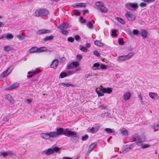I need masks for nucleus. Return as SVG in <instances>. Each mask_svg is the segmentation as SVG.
<instances>
[{"label": "nucleus", "instance_id": "obj_1", "mask_svg": "<svg viewBox=\"0 0 159 159\" xmlns=\"http://www.w3.org/2000/svg\"><path fill=\"white\" fill-rule=\"evenodd\" d=\"M134 140L136 142V144L139 146H140L143 149L147 148L150 147V145L148 143H143L145 141V137L144 135L139 136L137 134L134 135Z\"/></svg>", "mask_w": 159, "mask_h": 159}, {"label": "nucleus", "instance_id": "obj_2", "mask_svg": "<svg viewBox=\"0 0 159 159\" xmlns=\"http://www.w3.org/2000/svg\"><path fill=\"white\" fill-rule=\"evenodd\" d=\"M49 13L48 10L45 8H41L36 10L34 12L35 16L39 17L47 15Z\"/></svg>", "mask_w": 159, "mask_h": 159}, {"label": "nucleus", "instance_id": "obj_3", "mask_svg": "<svg viewBox=\"0 0 159 159\" xmlns=\"http://www.w3.org/2000/svg\"><path fill=\"white\" fill-rule=\"evenodd\" d=\"M57 132H52L54 138L59 137L60 135L64 134L65 129L61 128H57L56 129Z\"/></svg>", "mask_w": 159, "mask_h": 159}, {"label": "nucleus", "instance_id": "obj_4", "mask_svg": "<svg viewBox=\"0 0 159 159\" xmlns=\"http://www.w3.org/2000/svg\"><path fill=\"white\" fill-rule=\"evenodd\" d=\"M60 150L59 148L55 147L53 148H49L48 150L44 151V152L48 155H50L54 153V152H57Z\"/></svg>", "mask_w": 159, "mask_h": 159}, {"label": "nucleus", "instance_id": "obj_5", "mask_svg": "<svg viewBox=\"0 0 159 159\" xmlns=\"http://www.w3.org/2000/svg\"><path fill=\"white\" fill-rule=\"evenodd\" d=\"M125 7L127 9L131 10L132 8L134 9H136L138 7V4L136 3H127L125 5Z\"/></svg>", "mask_w": 159, "mask_h": 159}, {"label": "nucleus", "instance_id": "obj_6", "mask_svg": "<svg viewBox=\"0 0 159 159\" xmlns=\"http://www.w3.org/2000/svg\"><path fill=\"white\" fill-rule=\"evenodd\" d=\"M52 132H48L46 133H42L41 134V137L46 139H49L50 138H54Z\"/></svg>", "mask_w": 159, "mask_h": 159}, {"label": "nucleus", "instance_id": "obj_7", "mask_svg": "<svg viewBox=\"0 0 159 159\" xmlns=\"http://www.w3.org/2000/svg\"><path fill=\"white\" fill-rule=\"evenodd\" d=\"M76 134L75 132L72 131L69 129H65L64 135L67 136H70L75 135Z\"/></svg>", "mask_w": 159, "mask_h": 159}, {"label": "nucleus", "instance_id": "obj_8", "mask_svg": "<svg viewBox=\"0 0 159 159\" xmlns=\"http://www.w3.org/2000/svg\"><path fill=\"white\" fill-rule=\"evenodd\" d=\"M126 18L129 20L133 21L135 20V16L132 13L129 12H127L125 14Z\"/></svg>", "mask_w": 159, "mask_h": 159}, {"label": "nucleus", "instance_id": "obj_9", "mask_svg": "<svg viewBox=\"0 0 159 159\" xmlns=\"http://www.w3.org/2000/svg\"><path fill=\"white\" fill-rule=\"evenodd\" d=\"M75 72L72 70H69L67 72H62L60 75V77L61 78H63L74 74Z\"/></svg>", "mask_w": 159, "mask_h": 159}, {"label": "nucleus", "instance_id": "obj_10", "mask_svg": "<svg viewBox=\"0 0 159 159\" xmlns=\"http://www.w3.org/2000/svg\"><path fill=\"white\" fill-rule=\"evenodd\" d=\"M79 63L78 62L73 61L71 64H69L67 65L68 69H72L75 68H76L79 66Z\"/></svg>", "mask_w": 159, "mask_h": 159}, {"label": "nucleus", "instance_id": "obj_11", "mask_svg": "<svg viewBox=\"0 0 159 159\" xmlns=\"http://www.w3.org/2000/svg\"><path fill=\"white\" fill-rule=\"evenodd\" d=\"M58 64V60L57 59H55L52 61L50 66L52 68L55 69L57 67Z\"/></svg>", "mask_w": 159, "mask_h": 159}, {"label": "nucleus", "instance_id": "obj_12", "mask_svg": "<svg viewBox=\"0 0 159 159\" xmlns=\"http://www.w3.org/2000/svg\"><path fill=\"white\" fill-rule=\"evenodd\" d=\"M40 72V70H35V71H29L28 72L29 75L27 76V77L28 78H30L34 75L35 74H37Z\"/></svg>", "mask_w": 159, "mask_h": 159}, {"label": "nucleus", "instance_id": "obj_13", "mask_svg": "<svg viewBox=\"0 0 159 159\" xmlns=\"http://www.w3.org/2000/svg\"><path fill=\"white\" fill-rule=\"evenodd\" d=\"M149 96L152 99H155L158 98V96L157 93L154 92H149L148 93Z\"/></svg>", "mask_w": 159, "mask_h": 159}, {"label": "nucleus", "instance_id": "obj_14", "mask_svg": "<svg viewBox=\"0 0 159 159\" xmlns=\"http://www.w3.org/2000/svg\"><path fill=\"white\" fill-rule=\"evenodd\" d=\"M131 95V93L129 92L125 93L123 96V99L125 100H127L130 99Z\"/></svg>", "mask_w": 159, "mask_h": 159}, {"label": "nucleus", "instance_id": "obj_15", "mask_svg": "<svg viewBox=\"0 0 159 159\" xmlns=\"http://www.w3.org/2000/svg\"><path fill=\"white\" fill-rule=\"evenodd\" d=\"M60 85H62L64 87H68L70 86H71L72 87H75V86L72 84H71L70 83L68 82V83H60L59 84Z\"/></svg>", "mask_w": 159, "mask_h": 159}, {"label": "nucleus", "instance_id": "obj_16", "mask_svg": "<svg viewBox=\"0 0 159 159\" xmlns=\"http://www.w3.org/2000/svg\"><path fill=\"white\" fill-rule=\"evenodd\" d=\"M148 34V32L145 30H141V34L142 38L145 39L146 38Z\"/></svg>", "mask_w": 159, "mask_h": 159}, {"label": "nucleus", "instance_id": "obj_17", "mask_svg": "<svg viewBox=\"0 0 159 159\" xmlns=\"http://www.w3.org/2000/svg\"><path fill=\"white\" fill-rule=\"evenodd\" d=\"M100 88L101 89L100 91H99L98 90V89L97 88L95 90L96 92L97 93L98 96H103L104 93L103 91H102V89H103L102 86L101 85Z\"/></svg>", "mask_w": 159, "mask_h": 159}, {"label": "nucleus", "instance_id": "obj_18", "mask_svg": "<svg viewBox=\"0 0 159 159\" xmlns=\"http://www.w3.org/2000/svg\"><path fill=\"white\" fill-rule=\"evenodd\" d=\"M38 48L36 47H32L29 50V52L30 53H34L38 52Z\"/></svg>", "mask_w": 159, "mask_h": 159}, {"label": "nucleus", "instance_id": "obj_19", "mask_svg": "<svg viewBox=\"0 0 159 159\" xmlns=\"http://www.w3.org/2000/svg\"><path fill=\"white\" fill-rule=\"evenodd\" d=\"M6 98L8 100L10 103L12 104L14 103V100L12 98L11 96L9 94H7L6 95Z\"/></svg>", "mask_w": 159, "mask_h": 159}, {"label": "nucleus", "instance_id": "obj_20", "mask_svg": "<svg viewBox=\"0 0 159 159\" xmlns=\"http://www.w3.org/2000/svg\"><path fill=\"white\" fill-rule=\"evenodd\" d=\"M102 90L104 93H111L112 91V90L111 88H107L102 89Z\"/></svg>", "mask_w": 159, "mask_h": 159}, {"label": "nucleus", "instance_id": "obj_21", "mask_svg": "<svg viewBox=\"0 0 159 159\" xmlns=\"http://www.w3.org/2000/svg\"><path fill=\"white\" fill-rule=\"evenodd\" d=\"M86 5L85 3H77L74 5V7H75L79 8L82 7H85Z\"/></svg>", "mask_w": 159, "mask_h": 159}, {"label": "nucleus", "instance_id": "obj_22", "mask_svg": "<svg viewBox=\"0 0 159 159\" xmlns=\"http://www.w3.org/2000/svg\"><path fill=\"white\" fill-rule=\"evenodd\" d=\"M94 44L98 47H103L104 46V43L98 40H96L94 42Z\"/></svg>", "mask_w": 159, "mask_h": 159}, {"label": "nucleus", "instance_id": "obj_23", "mask_svg": "<svg viewBox=\"0 0 159 159\" xmlns=\"http://www.w3.org/2000/svg\"><path fill=\"white\" fill-rule=\"evenodd\" d=\"M19 86V84L18 83H15L12 84L9 89V90H14L16 89Z\"/></svg>", "mask_w": 159, "mask_h": 159}, {"label": "nucleus", "instance_id": "obj_24", "mask_svg": "<svg viewBox=\"0 0 159 159\" xmlns=\"http://www.w3.org/2000/svg\"><path fill=\"white\" fill-rule=\"evenodd\" d=\"M12 153V152L8 151L6 152H1L0 153V155L3 156V157H5L7 155H10Z\"/></svg>", "mask_w": 159, "mask_h": 159}, {"label": "nucleus", "instance_id": "obj_25", "mask_svg": "<svg viewBox=\"0 0 159 159\" xmlns=\"http://www.w3.org/2000/svg\"><path fill=\"white\" fill-rule=\"evenodd\" d=\"M68 25L67 24L61 25L59 26V28L61 30L66 29L68 27Z\"/></svg>", "mask_w": 159, "mask_h": 159}, {"label": "nucleus", "instance_id": "obj_26", "mask_svg": "<svg viewBox=\"0 0 159 159\" xmlns=\"http://www.w3.org/2000/svg\"><path fill=\"white\" fill-rule=\"evenodd\" d=\"M50 32V31L47 30H39V34H43L48 33Z\"/></svg>", "mask_w": 159, "mask_h": 159}, {"label": "nucleus", "instance_id": "obj_27", "mask_svg": "<svg viewBox=\"0 0 159 159\" xmlns=\"http://www.w3.org/2000/svg\"><path fill=\"white\" fill-rule=\"evenodd\" d=\"M99 9H100V11L102 12L106 13L107 11V9L103 5L101 7H99Z\"/></svg>", "mask_w": 159, "mask_h": 159}, {"label": "nucleus", "instance_id": "obj_28", "mask_svg": "<svg viewBox=\"0 0 159 159\" xmlns=\"http://www.w3.org/2000/svg\"><path fill=\"white\" fill-rule=\"evenodd\" d=\"M121 133L124 136H127L128 133L127 129L125 128H123L121 130Z\"/></svg>", "mask_w": 159, "mask_h": 159}, {"label": "nucleus", "instance_id": "obj_29", "mask_svg": "<svg viewBox=\"0 0 159 159\" xmlns=\"http://www.w3.org/2000/svg\"><path fill=\"white\" fill-rule=\"evenodd\" d=\"M5 38L7 40H10L13 38V35L10 33L5 34Z\"/></svg>", "mask_w": 159, "mask_h": 159}, {"label": "nucleus", "instance_id": "obj_30", "mask_svg": "<svg viewBox=\"0 0 159 159\" xmlns=\"http://www.w3.org/2000/svg\"><path fill=\"white\" fill-rule=\"evenodd\" d=\"M25 37V36L23 35V34H20L16 35V37L20 40H23L24 39Z\"/></svg>", "mask_w": 159, "mask_h": 159}, {"label": "nucleus", "instance_id": "obj_31", "mask_svg": "<svg viewBox=\"0 0 159 159\" xmlns=\"http://www.w3.org/2000/svg\"><path fill=\"white\" fill-rule=\"evenodd\" d=\"M53 39V36L52 35H50L49 36H47L43 40L45 41L51 40Z\"/></svg>", "mask_w": 159, "mask_h": 159}, {"label": "nucleus", "instance_id": "obj_32", "mask_svg": "<svg viewBox=\"0 0 159 159\" xmlns=\"http://www.w3.org/2000/svg\"><path fill=\"white\" fill-rule=\"evenodd\" d=\"M5 52H7L8 51L11 50L12 49V48L11 46L8 45L4 47L3 48Z\"/></svg>", "mask_w": 159, "mask_h": 159}, {"label": "nucleus", "instance_id": "obj_33", "mask_svg": "<svg viewBox=\"0 0 159 159\" xmlns=\"http://www.w3.org/2000/svg\"><path fill=\"white\" fill-rule=\"evenodd\" d=\"M99 127H98L97 128L95 129L94 127L90 129V132L91 133L94 134L97 132L99 129Z\"/></svg>", "mask_w": 159, "mask_h": 159}, {"label": "nucleus", "instance_id": "obj_34", "mask_svg": "<svg viewBox=\"0 0 159 159\" xmlns=\"http://www.w3.org/2000/svg\"><path fill=\"white\" fill-rule=\"evenodd\" d=\"M47 50V48L45 47H42L39 48H38V52H41L46 51Z\"/></svg>", "mask_w": 159, "mask_h": 159}, {"label": "nucleus", "instance_id": "obj_35", "mask_svg": "<svg viewBox=\"0 0 159 159\" xmlns=\"http://www.w3.org/2000/svg\"><path fill=\"white\" fill-rule=\"evenodd\" d=\"M118 60L119 61L126 60L125 55L120 56L118 57Z\"/></svg>", "mask_w": 159, "mask_h": 159}, {"label": "nucleus", "instance_id": "obj_36", "mask_svg": "<svg viewBox=\"0 0 159 159\" xmlns=\"http://www.w3.org/2000/svg\"><path fill=\"white\" fill-rule=\"evenodd\" d=\"M116 19L120 23L122 24H125V21L122 18L119 17H116Z\"/></svg>", "mask_w": 159, "mask_h": 159}, {"label": "nucleus", "instance_id": "obj_37", "mask_svg": "<svg viewBox=\"0 0 159 159\" xmlns=\"http://www.w3.org/2000/svg\"><path fill=\"white\" fill-rule=\"evenodd\" d=\"M105 131L107 133H111L114 132V130L113 129H111L110 128H106L105 129Z\"/></svg>", "mask_w": 159, "mask_h": 159}, {"label": "nucleus", "instance_id": "obj_38", "mask_svg": "<svg viewBox=\"0 0 159 159\" xmlns=\"http://www.w3.org/2000/svg\"><path fill=\"white\" fill-rule=\"evenodd\" d=\"M10 70H6L3 72L2 74V75L3 76H6L9 74L11 71H9Z\"/></svg>", "mask_w": 159, "mask_h": 159}, {"label": "nucleus", "instance_id": "obj_39", "mask_svg": "<svg viewBox=\"0 0 159 159\" xmlns=\"http://www.w3.org/2000/svg\"><path fill=\"white\" fill-rule=\"evenodd\" d=\"M134 55V53H130L126 55H125L126 60L129 59L131 58Z\"/></svg>", "mask_w": 159, "mask_h": 159}, {"label": "nucleus", "instance_id": "obj_40", "mask_svg": "<svg viewBox=\"0 0 159 159\" xmlns=\"http://www.w3.org/2000/svg\"><path fill=\"white\" fill-rule=\"evenodd\" d=\"M96 146V144L93 143L91 144L89 147V150L91 151Z\"/></svg>", "mask_w": 159, "mask_h": 159}, {"label": "nucleus", "instance_id": "obj_41", "mask_svg": "<svg viewBox=\"0 0 159 159\" xmlns=\"http://www.w3.org/2000/svg\"><path fill=\"white\" fill-rule=\"evenodd\" d=\"M86 25L90 29H92L93 28V24L90 21H89L86 24Z\"/></svg>", "mask_w": 159, "mask_h": 159}, {"label": "nucleus", "instance_id": "obj_42", "mask_svg": "<svg viewBox=\"0 0 159 159\" xmlns=\"http://www.w3.org/2000/svg\"><path fill=\"white\" fill-rule=\"evenodd\" d=\"M152 128H153L155 131H157L159 129V124H154L153 127H152Z\"/></svg>", "mask_w": 159, "mask_h": 159}, {"label": "nucleus", "instance_id": "obj_43", "mask_svg": "<svg viewBox=\"0 0 159 159\" xmlns=\"http://www.w3.org/2000/svg\"><path fill=\"white\" fill-rule=\"evenodd\" d=\"M133 33L134 34L137 36L139 34V32L137 30H133L132 31Z\"/></svg>", "mask_w": 159, "mask_h": 159}, {"label": "nucleus", "instance_id": "obj_44", "mask_svg": "<svg viewBox=\"0 0 159 159\" xmlns=\"http://www.w3.org/2000/svg\"><path fill=\"white\" fill-rule=\"evenodd\" d=\"M111 35L113 37H116L117 35L116 34V31L115 30H113L111 31Z\"/></svg>", "mask_w": 159, "mask_h": 159}, {"label": "nucleus", "instance_id": "obj_45", "mask_svg": "<svg viewBox=\"0 0 159 159\" xmlns=\"http://www.w3.org/2000/svg\"><path fill=\"white\" fill-rule=\"evenodd\" d=\"M82 57L81 55H77L76 58L78 62H80L82 58Z\"/></svg>", "mask_w": 159, "mask_h": 159}, {"label": "nucleus", "instance_id": "obj_46", "mask_svg": "<svg viewBox=\"0 0 159 159\" xmlns=\"http://www.w3.org/2000/svg\"><path fill=\"white\" fill-rule=\"evenodd\" d=\"M103 3L101 2H98L95 3V5L98 7H101L103 5Z\"/></svg>", "mask_w": 159, "mask_h": 159}, {"label": "nucleus", "instance_id": "obj_47", "mask_svg": "<svg viewBox=\"0 0 159 159\" xmlns=\"http://www.w3.org/2000/svg\"><path fill=\"white\" fill-rule=\"evenodd\" d=\"M93 53L94 55L95 56L98 57L100 56V54L98 52L97 50H94L93 52Z\"/></svg>", "mask_w": 159, "mask_h": 159}, {"label": "nucleus", "instance_id": "obj_48", "mask_svg": "<svg viewBox=\"0 0 159 159\" xmlns=\"http://www.w3.org/2000/svg\"><path fill=\"white\" fill-rule=\"evenodd\" d=\"M80 50L83 52H86L87 51V48L84 46H81Z\"/></svg>", "mask_w": 159, "mask_h": 159}, {"label": "nucleus", "instance_id": "obj_49", "mask_svg": "<svg viewBox=\"0 0 159 159\" xmlns=\"http://www.w3.org/2000/svg\"><path fill=\"white\" fill-rule=\"evenodd\" d=\"M119 44L121 45H123L124 44V42L122 38L119 39L118 40Z\"/></svg>", "mask_w": 159, "mask_h": 159}, {"label": "nucleus", "instance_id": "obj_50", "mask_svg": "<svg viewBox=\"0 0 159 159\" xmlns=\"http://www.w3.org/2000/svg\"><path fill=\"white\" fill-rule=\"evenodd\" d=\"M143 1L146 3L149 4L154 2L155 0H144Z\"/></svg>", "mask_w": 159, "mask_h": 159}, {"label": "nucleus", "instance_id": "obj_51", "mask_svg": "<svg viewBox=\"0 0 159 159\" xmlns=\"http://www.w3.org/2000/svg\"><path fill=\"white\" fill-rule=\"evenodd\" d=\"M107 66L103 64L100 65L99 67L100 68L102 69H106L107 68Z\"/></svg>", "mask_w": 159, "mask_h": 159}, {"label": "nucleus", "instance_id": "obj_52", "mask_svg": "<svg viewBox=\"0 0 159 159\" xmlns=\"http://www.w3.org/2000/svg\"><path fill=\"white\" fill-rule=\"evenodd\" d=\"M139 6L141 7H146L147 6L146 3L141 2L140 3Z\"/></svg>", "mask_w": 159, "mask_h": 159}, {"label": "nucleus", "instance_id": "obj_53", "mask_svg": "<svg viewBox=\"0 0 159 159\" xmlns=\"http://www.w3.org/2000/svg\"><path fill=\"white\" fill-rule=\"evenodd\" d=\"M74 14L76 16H79L80 15V12L77 10H75L74 11Z\"/></svg>", "mask_w": 159, "mask_h": 159}, {"label": "nucleus", "instance_id": "obj_54", "mask_svg": "<svg viewBox=\"0 0 159 159\" xmlns=\"http://www.w3.org/2000/svg\"><path fill=\"white\" fill-rule=\"evenodd\" d=\"M61 32L63 34L65 35L67 34L68 33V31L66 30H63L61 31Z\"/></svg>", "mask_w": 159, "mask_h": 159}, {"label": "nucleus", "instance_id": "obj_55", "mask_svg": "<svg viewBox=\"0 0 159 159\" xmlns=\"http://www.w3.org/2000/svg\"><path fill=\"white\" fill-rule=\"evenodd\" d=\"M88 138V135L87 134H85L82 138V139L83 141L86 140Z\"/></svg>", "mask_w": 159, "mask_h": 159}, {"label": "nucleus", "instance_id": "obj_56", "mask_svg": "<svg viewBox=\"0 0 159 159\" xmlns=\"http://www.w3.org/2000/svg\"><path fill=\"white\" fill-rule=\"evenodd\" d=\"M68 40L70 42L72 43L74 41V39L72 37H69L68 39Z\"/></svg>", "mask_w": 159, "mask_h": 159}, {"label": "nucleus", "instance_id": "obj_57", "mask_svg": "<svg viewBox=\"0 0 159 159\" xmlns=\"http://www.w3.org/2000/svg\"><path fill=\"white\" fill-rule=\"evenodd\" d=\"M75 40L77 41H79L80 39V37L78 35H76L75 37Z\"/></svg>", "mask_w": 159, "mask_h": 159}, {"label": "nucleus", "instance_id": "obj_58", "mask_svg": "<svg viewBox=\"0 0 159 159\" xmlns=\"http://www.w3.org/2000/svg\"><path fill=\"white\" fill-rule=\"evenodd\" d=\"M100 65L98 63H95L93 65V67H99Z\"/></svg>", "mask_w": 159, "mask_h": 159}, {"label": "nucleus", "instance_id": "obj_59", "mask_svg": "<svg viewBox=\"0 0 159 159\" xmlns=\"http://www.w3.org/2000/svg\"><path fill=\"white\" fill-rule=\"evenodd\" d=\"M80 22L81 23H84L86 22V20L83 19L82 17H80Z\"/></svg>", "mask_w": 159, "mask_h": 159}, {"label": "nucleus", "instance_id": "obj_60", "mask_svg": "<svg viewBox=\"0 0 159 159\" xmlns=\"http://www.w3.org/2000/svg\"><path fill=\"white\" fill-rule=\"evenodd\" d=\"M94 75V74H87L85 75V78H88L89 76H92L93 75Z\"/></svg>", "mask_w": 159, "mask_h": 159}, {"label": "nucleus", "instance_id": "obj_61", "mask_svg": "<svg viewBox=\"0 0 159 159\" xmlns=\"http://www.w3.org/2000/svg\"><path fill=\"white\" fill-rule=\"evenodd\" d=\"M32 99H27L26 100V102L28 103H30L32 101Z\"/></svg>", "mask_w": 159, "mask_h": 159}, {"label": "nucleus", "instance_id": "obj_62", "mask_svg": "<svg viewBox=\"0 0 159 159\" xmlns=\"http://www.w3.org/2000/svg\"><path fill=\"white\" fill-rule=\"evenodd\" d=\"M66 60V58L65 57H62L61 59V62H64Z\"/></svg>", "mask_w": 159, "mask_h": 159}, {"label": "nucleus", "instance_id": "obj_63", "mask_svg": "<svg viewBox=\"0 0 159 159\" xmlns=\"http://www.w3.org/2000/svg\"><path fill=\"white\" fill-rule=\"evenodd\" d=\"M6 36V34H2L0 37V39H4V37H5V36Z\"/></svg>", "mask_w": 159, "mask_h": 159}, {"label": "nucleus", "instance_id": "obj_64", "mask_svg": "<svg viewBox=\"0 0 159 159\" xmlns=\"http://www.w3.org/2000/svg\"><path fill=\"white\" fill-rule=\"evenodd\" d=\"M86 46L87 48H89L90 47V44L89 43H87L86 44Z\"/></svg>", "mask_w": 159, "mask_h": 159}]
</instances>
